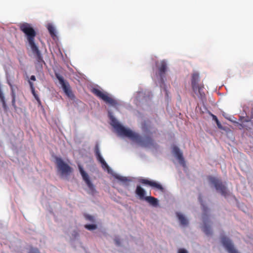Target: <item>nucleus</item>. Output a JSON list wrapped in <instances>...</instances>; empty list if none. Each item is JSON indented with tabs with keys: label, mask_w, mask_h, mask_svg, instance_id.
I'll return each instance as SVG.
<instances>
[{
	"label": "nucleus",
	"mask_w": 253,
	"mask_h": 253,
	"mask_svg": "<svg viewBox=\"0 0 253 253\" xmlns=\"http://www.w3.org/2000/svg\"><path fill=\"white\" fill-rule=\"evenodd\" d=\"M109 117L111 125L116 130L119 135L127 137L143 146L146 147L154 145V140L151 136L153 132L150 131L151 126L150 121H144L142 124L141 128L144 135V137L143 138L130 129L125 128L112 115H110Z\"/></svg>",
	"instance_id": "nucleus-1"
},
{
	"label": "nucleus",
	"mask_w": 253,
	"mask_h": 253,
	"mask_svg": "<svg viewBox=\"0 0 253 253\" xmlns=\"http://www.w3.org/2000/svg\"><path fill=\"white\" fill-rule=\"evenodd\" d=\"M19 29L25 35L30 46L36 44L35 38L37 33L32 25L26 23H20L19 25Z\"/></svg>",
	"instance_id": "nucleus-2"
},
{
	"label": "nucleus",
	"mask_w": 253,
	"mask_h": 253,
	"mask_svg": "<svg viewBox=\"0 0 253 253\" xmlns=\"http://www.w3.org/2000/svg\"><path fill=\"white\" fill-rule=\"evenodd\" d=\"M200 80V76L198 73H194L192 75L191 86L193 91L199 98L202 99L205 97V94L203 91L204 84H199Z\"/></svg>",
	"instance_id": "nucleus-3"
},
{
	"label": "nucleus",
	"mask_w": 253,
	"mask_h": 253,
	"mask_svg": "<svg viewBox=\"0 0 253 253\" xmlns=\"http://www.w3.org/2000/svg\"><path fill=\"white\" fill-rule=\"evenodd\" d=\"M91 92L97 97L103 100L106 103H108L113 107H116L118 105L117 101L109 96L108 94L106 92H104L96 88H92Z\"/></svg>",
	"instance_id": "nucleus-4"
},
{
	"label": "nucleus",
	"mask_w": 253,
	"mask_h": 253,
	"mask_svg": "<svg viewBox=\"0 0 253 253\" xmlns=\"http://www.w3.org/2000/svg\"><path fill=\"white\" fill-rule=\"evenodd\" d=\"M158 74L160 78L161 86L164 87L166 91V95L168 96V92L166 88L165 84L166 79V73L168 69L167 63L165 60H162L159 63L157 64Z\"/></svg>",
	"instance_id": "nucleus-5"
},
{
	"label": "nucleus",
	"mask_w": 253,
	"mask_h": 253,
	"mask_svg": "<svg viewBox=\"0 0 253 253\" xmlns=\"http://www.w3.org/2000/svg\"><path fill=\"white\" fill-rule=\"evenodd\" d=\"M208 179L210 183L212 184L216 190L220 192L222 196L226 197L228 195L226 187L220 179L211 176H209Z\"/></svg>",
	"instance_id": "nucleus-6"
},
{
	"label": "nucleus",
	"mask_w": 253,
	"mask_h": 253,
	"mask_svg": "<svg viewBox=\"0 0 253 253\" xmlns=\"http://www.w3.org/2000/svg\"><path fill=\"white\" fill-rule=\"evenodd\" d=\"M199 200L201 203V205L202 206V209L204 212L203 214V220L204 222L203 230L206 234H207V235H210L211 234L212 231L211 227L207 224V222L208 221V216L207 213L209 209L207 207H206L203 204L201 195L199 196Z\"/></svg>",
	"instance_id": "nucleus-7"
},
{
	"label": "nucleus",
	"mask_w": 253,
	"mask_h": 253,
	"mask_svg": "<svg viewBox=\"0 0 253 253\" xmlns=\"http://www.w3.org/2000/svg\"><path fill=\"white\" fill-rule=\"evenodd\" d=\"M55 163L58 170L62 175H68L72 172V169L63 160L59 157H56Z\"/></svg>",
	"instance_id": "nucleus-8"
},
{
	"label": "nucleus",
	"mask_w": 253,
	"mask_h": 253,
	"mask_svg": "<svg viewBox=\"0 0 253 253\" xmlns=\"http://www.w3.org/2000/svg\"><path fill=\"white\" fill-rule=\"evenodd\" d=\"M79 169L83 180L85 181L90 190V193L91 194H94L96 193L95 186L90 180L88 174L84 170L82 167L80 165L79 166Z\"/></svg>",
	"instance_id": "nucleus-9"
},
{
	"label": "nucleus",
	"mask_w": 253,
	"mask_h": 253,
	"mask_svg": "<svg viewBox=\"0 0 253 253\" xmlns=\"http://www.w3.org/2000/svg\"><path fill=\"white\" fill-rule=\"evenodd\" d=\"M55 76L58 80L66 95H67L69 97H72L73 96V94L69 83L67 82H65L64 80V78L59 74L55 73Z\"/></svg>",
	"instance_id": "nucleus-10"
},
{
	"label": "nucleus",
	"mask_w": 253,
	"mask_h": 253,
	"mask_svg": "<svg viewBox=\"0 0 253 253\" xmlns=\"http://www.w3.org/2000/svg\"><path fill=\"white\" fill-rule=\"evenodd\" d=\"M31 47L33 53L35 55L37 61V64L40 66L41 68L42 67V64L45 63L42 54L36 44L32 45Z\"/></svg>",
	"instance_id": "nucleus-11"
},
{
	"label": "nucleus",
	"mask_w": 253,
	"mask_h": 253,
	"mask_svg": "<svg viewBox=\"0 0 253 253\" xmlns=\"http://www.w3.org/2000/svg\"><path fill=\"white\" fill-rule=\"evenodd\" d=\"M221 242L229 253H238L237 251L235 249L231 241L228 238L226 237H222Z\"/></svg>",
	"instance_id": "nucleus-12"
},
{
	"label": "nucleus",
	"mask_w": 253,
	"mask_h": 253,
	"mask_svg": "<svg viewBox=\"0 0 253 253\" xmlns=\"http://www.w3.org/2000/svg\"><path fill=\"white\" fill-rule=\"evenodd\" d=\"M139 182L143 184L148 185L153 188L160 190L161 191H164V188L163 186L160 184L157 183L156 181L143 178L140 179Z\"/></svg>",
	"instance_id": "nucleus-13"
},
{
	"label": "nucleus",
	"mask_w": 253,
	"mask_h": 253,
	"mask_svg": "<svg viewBox=\"0 0 253 253\" xmlns=\"http://www.w3.org/2000/svg\"><path fill=\"white\" fill-rule=\"evenodd\" d=\"M239 121L240 123H237V124L240 129L245 128L248 129L250 128L251 125L252 124L251 120L244 117H243L240 118Z\"/></svg>",
	"instance_id": "nucleus-14"
},
{
	"label": "nucleus",
	"mask_w": 253,
	"mask_h": 253,
	"mask_svg": "<svg viewBox=\"0 0 253 253\" xmlns=\"http://www.w3.org/2000/svg\"><path fill=\"white\" fill-rule=\"evenodd\" d=\"M172 151L175 156L178 160L179 163L182 165L184 164V159L183 157L182 153L180 151L179 148L177 146H174Z\"/></svg>",
	"instance_id": "nucleus-15"
},
{
	"label": "nucleus",
	"mask_w": 253,
	"mask_h": 253,
	"mask_svg": "<svg viewBox=\"0 0 253 253\" xmlns=\"http://www.w3.org/2000/svg\"><path fill=\"white\" fill-rule=\"evenodd\" d=\"M94 152L96 157V158L97 160L101 163L103 166H108L106 162L104 160V159L102 158V157L101 155L99 148V145L98 144H96L95 148H94Z\"/></svg>",
	"instance_id": "nucleus-16"
},
{
	"label": "nucleus",
	"mask_w": 253,
	"mask_h": 253,
	"mask_svg": "<svg viewBox=\"0 0 253 253\" xmlns=\"http://www.w3.org/2000/svg\"><path fill=\"white\" fill-rule=\"evenodd\" d=\"M94 152L96 157V158L97 160L101 163L103 166H108L106 162L104 160V159L102 158V157L101 155L99 148V145L98 144H96L95 148H94Z\"/></svg>",
	"instance_id": "nucleus-17"
},
{
	"label": "nucleus",
	"mask_w": 253,
	"mask_h": 253,
	"mask_svg": "<svg viewBox=\"0 0 253 253\" xmlns=\"http://www.w3.org/2000/svg\"><path fill=\"white\" fill-rule=\"evenodd\" d=\"M144 199L148 203H149L151 205H152L154 207H156L158 205V200H157V199H156L153 197H151V196L145 197Z\"/></svg>",
	"instance_id": "nucleus-18"
},
{
	"label": "nucleus",
	"mask_w": 253,
	"mask_h": 253,
	"mask_svg": "<svg viewBox=\"0 0 253 253\" xmlns=\"http://www.w3.org/2000/svg\"><path fill=\"white\" fill-rule=\"evenodd\" d=\"M135 193L137 195L140 199H144V196L145 195V191L140 186H137Z\"/></svg>",
	"instance_id": "nucleus-19"
},
{
	"label": "nucleus",
	"mask_w": 253,
	"mask_h": 253,
	"mask_svg": "<svg viewBox=\"0 0 253 253\" xmlns=\"http://www.w3.org/2000/svg\"><path fill=\"white\" fill-rule=\"evenodd\" d=\"M177 217H178L180 222V224L183 226L187 225L188 223V222L187 220V219L184 216V215L180 213H176Z\"/></svg>",
	"instance_id": "nucleus-20"
},
{
	"label": "nucleus",
	"mask_w": 253,
	"mask_h": 253,
	"mask_svg": "<svg viewBox=\"0 0 253 253\" xmlns=\"http://www.w3.org/2000/svg\"><path fill=\"white\" fill-rule=\"evenodd\" d=\"M29 84H30V88L32 91V93L34 96L35 97V99L38 101L40 102V99L38 96V95L36 93L35 87L34 86V84L31 82L30 81H29Z\"/></svg>",
	"instance_id": "nucleus-21"
},
{
	"label": "nucleus",
	"mask_w": 253,
	"mask_h": 253,
	"mask_svg": "<svg viewBox=\"0 0 253 253\" xmlns=\"http://www.w3.org/2000/svg\"><path fill=\"white\" fill-rule=\"evenodd\" d=\"M47 29L51 35V36L53 37L55 36V31L54 27L51 25H49L47 27Z\"/></svg>",
	"instance_id": "nucleus-22"
},
{
	"label": "nucleus",
	"mask_w": 253,
	"mask_h": 253,
	"mask_svg": "<svg viewBox=\"0 0 253 253\" xmlns=\"http://www.w3.org/2000/svg\"><path fill=\"white\" fill-rule=\"evenodd\" d=\"M84 227L88 230H93L97 228V226L95 224H86Z\"/></svg>",
	"instance_id": "nucleus-23"
},
{
	"label": "nucleus",
	"mask_w": 253,
	"mask_h": 253,
	"mask_svg": "<svg viewBox=\"0 0 253 253\" xmlns=\"http://www.w3.org/2000/svg\"><path fill=\"white\" fill-rule=\"evenodd\" d=\"M212 117L213 120L216 122L217 126L219 128H221L222 127V126H221L220 123L219 122V121H218V120L217 118L216 117V116L214 115H212Z\"/></svg>",
	"instance_id": "nucleus-24"
},
{
	"label": "nucleus",
	"mask_w": 253,
	"mask_h": 253,
	"mask_svg": "<svg viewBox=\"0 0 253 253\" xmlns=\"http://www.w3.org/2000/svg\"><path fill=\"white\" fill-rule=\"evenodd\" d=\"M115 177L118 180L124 182H126L128 180L127 178L126 177L121 176L120 175H116Z\"/></svg>",
	"instance_id": "nucleus-25"
},
{
	"label": "nucleus",
	"mask_w": 253,
	"mask_h": 253,
	"mask_svg": "<svg viewBox=\"0 0 253 253\" xmlns=\"http://www.w3.org/2000/svg\"><path fill=\"white\" fill-rule=\"evenodd\" d=\"M29 253H40L37 248L31 247L29 249Z\"/></svg>",
	"instance_id": "nucleus-26"
},
{
	"label": "nucleus",
	"mask_w": 253,
	"mask_h": 253,
	"mask_svg": "<svg viewBox=\"0 0 253 253\" xmlns=\"http://www.w3.org/2000/svg\"><path fill=\"white\" fill-rule=\"evenodd\" d=\"M10 86H11V96H12V97H16V95H15V91L14 90V88L13 87V86H12L11 84H10Z\"/></svg>",
	"instance_id": "nucleus-27"
},
{
	"label": "nucleus",
	"mask_w": 253,
	"mask_h": 253,
	"mask_svg": "<svg viewBox=\"0 0 253 253\" xmlns=\"http://www.w3.org/2000/svg\"><path fill=\"white\" fill-rule=\"evenodd\" d=\"M114 241L115 242V244L117 245V246H120L121 245V242H120V240L119 239V238H115V239H114Z\"/></svg>",
	"instance_id": "nucleus-28"
},
{
	"label": "nucleus",
	"mask_w": 253,
	"mask_h": 253,
	"mask_svg": "<svg viewBox=\"0 0 253 253\" xmlns=\"http://www.w3.org/2000/svg\"><path fill=\"white\" fill-rule=\"evenodd\" d=\"M15 102H16V97H12V106L14 107V108H16V104H15Z\"/></svg>",
	"instance_id": "nucleus-29"
},
{
	"label": "nucleus",
	"mask_w": 253,
	"mask_h": 253,
	"mask_svg": "<svg viewBox=\"0 0 253 253\" xmlns=\"http://www.w3.org/2000/svg\"><path fill=\"white\" fill-rule=\"evenodd\" d=\"M178 253H188V252L185 249H180L178 250Z\"/></svg>",
	"instance_id": "nucleus-30"
},
{
	"label": "nucleus",
	"mask_w": 253,
	"mask_h": 253,
	"mask_svg": "<svg viewBox=\"0 0 253 253\" xmlns=\"http://www.w3.org/2000/svg\"><path fill=\"white\" fill-rule=\"evenodd\" d=\"M86 218L87 219V220H89L90 221H93V218L92 216H90V215H87L86 216Z\"/></svg>",
	"instance_id": "nucleus-31"
},
{
	"label": "nucleus",
	"mask_w": 253,
	"mask_h": 253,
	"mask_svg": "<svg viewBox=\"0 0 253 253\" xmlns=\"http://www.w3.org/2000/svg\"><path fill=\"white\" fill-rule=\"evenodd\" d=\"M30 80L33 81H35L36 80L35 76L34 75L31 76L30 77Z\"/></svg>",
	"instance_id": "nucleus-32"
},
{
	"label": "nucleus",
	"mask_w": 253,
	"mask_h": 253,
	"mask_svg": "<svg viewBox=\"0 0 253 253\" xmlns=\"http://www.w3.org/2000/svg\"><path fill=\"white\" fill-rule=\"evenodd\" d=\"M251 113H252V115L253 116L252 118H253V109L252 110Z\"/></svg>",
	"instance_id": "nucleus-33"
}]
</instances>
